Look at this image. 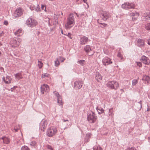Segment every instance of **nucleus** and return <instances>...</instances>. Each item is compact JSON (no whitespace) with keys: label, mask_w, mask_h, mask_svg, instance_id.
I'll use <instances>...</instances> for the list:
<instances>
[{"label":"nucleus","mask_w":150,"mask_h":150,"mask_svg":"<svg viewBox=\"0 0 150 150\" xmlns=\"http://www.w3.org/2000/svg\"><path fill=\"white\" fill-rule=\"evenodd\" d=\"M61 33L63 34H64V33H63V30H61Z\"/></svg>","instance_id":"nucleus-62"},{"label":"nucleus","mask_w":150,"mask_h":150,"mask_svg":"<svg viewBox=\"0 0 150 150\" xmlns=\"http://www.w3.org/2000/svg\"><path fill=\"white\" fill-rule=\"evenodd\" d=\"M145 29L147 30H150V23H148L145 25Z\"/></svg>","instance_id":"nucleus-35"},{"label":"nucleus","mask_w":150,"mask_h":150,"mask_svg":"<svg viewBox=\"0 0 150 150\" xmlns=\"http://www.w3.org/2000/svg\"><path fill=\"white\" fill-rule=\"evenodd\" d=\"M14 76L16 79L19 80L23 78V76L21 73H18L15 74Z\"/></svg>","instance_id":"nucleus-21"},{"label":"nucleus","mask_w":150,"mask_h":150,"mask_svg":"<svg viewBox=\"0 0 150 150\" xmlns=\"http://www.w3.org/2000/svg\"><path fill=\"white\" fill-rule=\"evenodd\" d=\"M38 65L39 68L40 69L43 67V64L41 61L38 60Z\"/></svg>","instance_id":"nucleus-31"},{"label":"nucleus","mask_w":150,"mask_h":150,"mask_svg":"<svg viewBox=\"0 0 150 150\" xmlns=\"http://www.w3.org/2000/svg\"><path fill=\"white\" fill-rule=\"evenodd\" d=\"M53 93L54 94V95L56 96L57 98H58L59 97H61L60 95H59V93L57 91H55L53 92Z\"/></svg>","instance_id":"nucleus-34"},{"label":"nucleus","mask_w":150,"mask_h":150,"mask_svg":"<svg viewBox=\"0 0 150 150\" xmlns=\"http://www.w3.org/2000/svg\"><path fill=\"white\" fill-rule=\"evenodd\" d=\"M20 127L19 125H16L13 128H12L11 130L15 132H17L19 129Z\"/></svg>","instance_id":"nucleus-26"},{"label":"nucleus","mask_w":150,"mask_h":150,"mask_svg":"<svg viewBox=\"0 0 150 150\" xmlns=\"http://www.w3.org/2000/svg\"><path fill=\"white\" fill-rule=\"evenodd\" d=\"M8 22L7 21H4V24L6 25H8Z\"/></svg>","instance_id":"nucleus-52"},{"label":"nucleus","mask_w":150,"mask_h":150,"mask_svg":"<svg viewBox=\"0 0 150 150\" xmlns=\"http://www.w3.org/2000/svg\"><path fill=\"white\" fill-rule=\"evenodd\" d=\"M148 97L150 99V92L149 93Z\"/></svg>","instance_id":"nucleus-60"},{"label":"nucleus","mask_w":150,"mask_h":150,"mask_svg":"<svg viewBox=\"0 0 150 150\" xmlns=\"http://www.w3.org/2000/svg\"><path fill=\"white\" fill-rule=\"evenodd\" d=\"M57 131V129L55 127L51 126L47 128L46 135L49 137H52L56 134Z\"/></svg>","instance_id":"nucleus-2"},{"label":"nucleus","mask_w":150,"mask_h":150,"mask_svg":"<svg viewBox=\"0 0 150 150\" xmlns=\"http://www.w3.org/2000/svg\"><path fill=\"white\" fill-rule=\"evenodd\" d=\"M88 40V38L87 37L85 36H83L80 39V44L81 45H84L87 43Z\"/></svg>","instance_id":"nucleus-17"},{"label":"nucleus","mask_w":150,"mask_h":150,"mask_svg":"<svg viewBox=\"0 0 150 150\" xmlns=\"http://www.w3.org/2000/svg\"><path fill=\"white\" fill-rule=\"evenodd\" d=\"M97 117L95 114L92 112H90L88 115L87 119L89 122L93 123L95 122L97 119Z\"/></svg>","instance_id":"nucleus-4"},{"label":"nucleus","mask_w":150,"mask_h":150,"mask_svg":"<svg viewBox=\"0 0 150 150\" xmlns=\"http://www.w3.org/2000/svg\"><path fill=\"white\" fill-rule=\"evenodd\" d=\"M85 61L83 60H81L79 61H78L77 62V63L81 65H83V62H84Z\"/></svg>","instance_id":"nucleus-39"},{"label":"nucleus","mask_w":150,"mask_h":150,"mask_svg":"<svg viewBox=\"0 0 150 150\" xmlns=\"http://www.w3.org/2000/svg\"><path fill=\"white\" fill-rule=\"evenodd\" d=\"M20 39L19 38L13 39L10 42V44L13 47H18L20 43Z\"/></svg>","instance_id":"nucleus-6"},{"label":"nucleus","mask_w":150,"mask_h":150,"mask_svg":"<svg viewBox=\"0 0 150 150\" xmlns=\"http://www.w3.org/2000/svg\"><path fill=\"white\" fill-rule=\"evenodd\" d=\"M63 121H64V122H66V121L68 122V121H68V120H63Z\"/></svg>","instance_id":"nucleus-61"},{"label":"nucleus","mask_w":150,"mask_h":150,"mask_svg":"<svg viewBox=\"0 0 150 150\" xmlns=\"http://www.w3.org/2000/svg\"><path fill=\"white\" fill-rule=\"evenodd\" d=\"M30 8L31 10H35V7L33 5H32L30 6Z\"/></svg>","instance_id":"nucleus-44"},{"label":"nucleus","mask_w":150,"mask_h":150,"mask_svg":"<svg viewBox=\"0 0 150 150\" xmlns=\"http://www.w3.org/2000/svg\"><path fill=\"white\" fill-rule=\"evenodd\" d=\"M0 140H2L4 144H8L10 143V140L8 137L4 136L0 138Z\"/></svg>","instance_id":"nucleus-16"},{"label":"nucleus","mask_w":150,"mask_h":150,"mask_svg":"<svg viewBox=\"0 0 150 150\" xmlns=\"http://www.w3.org/2000/svg\"><path fill=\"white\" fill-rule=\"evenodd\" d=\"M107 86L112 89L116 90L119 87L118 83L115 81H110L108 82L106 84Z\"/></svg>","instance_id":"nucleus-3"},{"label":"nucleus","mask_w":150,"mask_h":150,"mask_svg":"<svg viewBox=\"0 0 150 150\" xmlns=\"http://www.w3.org/2000/svg\"><path fill=\"white\" fill-rule=\"evenodd\" d=\"M75 21L74 16L73 14H71L67 18V22L65 24L66 29H70L74 25Z\"/></svg>","instance_id":"nucleus-1"},{"label":"nucleus","mask_w":150,"mask_h":150,"mask_svg":"<svg viewBox=\"0 0 150 150\" xmlns=\"http://www.w3.org/2000/svg\"><path fill=\"white\" fill-rule=\"evenodd\" d=\"M142 18L144 20H150V13H143Z\"/></svg>","instance_id":"nucleus-19"},{"label":"nucleus","mask_w":150,"mask_h":150,"mask_svg":"<svg viewBox=\"0 0 150 150\" xmlns=\"http://www.w3.org/2000/svg\"><path fill=\"white\" fill-rule=\"evenodd\" d=\"M132 19L134 20H136L137 19L136 18L132 17Z\"/></svg>","instance_id":"nucleus-58"},{"label":"nucleus","mask_w":150,"mask_h":150,"mask_svg":"<svg viewBox=\"0 0 150 150\" xmlns=\"http://www.w3.org/2000/svg\"><path fill=\"white\" fill-rule=\"evenodd\" d=\"M99 14L102 16L104 20H106L109 17V14L107 12L101 10L99 12Z\"/></svg>","instance_id":"nucleus-7"},{"label":"nucleus","mask_w":150,"mask_h":150,"mask_svg":"<svg viewBox=\"0 0 150 150\" xmlns=\"http://www.w3.org/2000/svg\"><path fill=\"white\" fill-rule=\"evenodd\" d=\"M99 23L100 24H101V25H102L103 27H106L107 26V24H105V23Z\"/></svg>","instance_id":"nucleus-53"},{"label":"nucleus","mask_w":150,"mask_h":150,"mask_svg":"<svg viewBox=\"0 0 150 150\" xmlns=\"http://www.w3.org/2000/svg\"><path fill=\"white\" fill-rule=\"evenodd\" d=\"M122 6H123V8L125 9H127L128 6V4H127V3L126 4H122Z\"/></svg>","instance_id":"nucleus-38"},{"label":"nucleus","mask_w":150,"mask_h":150,"mask_svg":"<svg viewBox=\"0 0 150 150\" xmlns=\"http://www.w3.org/2000/svg\"><path fill=\"white\" fill-rule=\"evenodd\" d=\"M148 45H150V38L148 40Z\"/></svg>","instance_id":"nucleus-56"},{"label":"nucleus","mask_w":150,"mask_h":150,"mask_svg":"<svg viewBox=\"0 0 150 150\" xmlns=\"http://www.w3.org/2000/svg\"><path fill=\"white\" fill-rule=\"evenodd\" d=\"M129 15L131 16H136L138 17L139 15V13L137 12L131 13L129 14Z\"/></svg>","instance_id":"nucleus-29"},{"label":"nucleus","mask_w":150,"mask_h":150,"mask_svg":"<svg viewBox=\"0 0 150 150\" xmlns=\"http://www.w3.org/2000/svg\"><path fill=\"white\" fill-rule=\"evenodd\" d=\"M102 62L105 66L108 65L112 63L111 59L108 57H104L102 60Z\"/></svg>","instance_id":"nucleus-9"},{"label":"nucleus","mask_w":150,"mask_h":150,"mask_svg":"<svg viewBox=\"0 0 150 150\" xmlns=\"http://www.w3.org/2000/svg\"><path fill=\"white\" fill-rule=\"evenodd\" d=\"M83 84V81L81 80L76 81L74 83V87L76 89H80Z\"/></svg>","instance_id":"nucleus-12"},{"label":"nucleus","mask_w":150,"mask_h":150,"mask_svg":"<svg viewBox=\"0 0 150 150\" xmlns=\"http://www.w3.org/2000/svg\"><path fill=\"white\" fill-rule=\"evenodd\" d=\"M138 103L140 105V107L139 108V109L140 110L142 108V101H140L138 102Z\"/></svg>","instance_id":"nucleus-47"},{"label":"nucleus","mask_w":150,"mask_h":150,"mask_svg":"<svg viewBox=\"0 0 150 150\" xmlns=\"http://www.w3.org/2000/svg\"><path fill=\"white\" fill-rule=\"evenodd\" d=\"M117 56L118 57H120L121 59L122 58H121V53H120V52L118 53L117 55Z\"/></svg>","instance_id":"nucleus-54"},{"label":"nucleus","mask_w":150,"mask_h":150,"mask_svg":"<svg viewBox=\"0 0 150 150\" xmlns=\"http://www.w3.org/2000/svg\"><path fill=\"white\" fill-rule=\"evenodd\" d=\"M95 78L97 81L100 82L102 79V76L99 73L96 72Z\"/></svg>","instance_id":"nucleus-20"},{"label":"nucleus","mask_w":150,"mask_h":150,"mask_svg":"<svg viewBox=\"0 0 150 150\" xmlns=\"http://www.w3.org/2000/svg\"><path fill=\"white\" fill-rule=\"evenodd\" d=\"M81 0L82 1H83L84 3H86L88 5V8L89 6H88V4L87 3V0Z\"/></svg>","instance_id":"nucleus-55"},{"label":"nucleus","mask_w":150,"mask_h":150,"mask_svg":"<svg viewBox=\"0 0 150 150\" xmlns=\"http://www.w3.org/2000/svg\"><path fill=\"white\" fill-rule=\"evenodd\" d=\"M2 80L6 84H9L11 83L12 81V78L11 76L7 75L5 77H3Z\"/></svg>","instance_id":"nucleus-10"},{"label":"nucleus","mask_w":150,"mask_h":150,"mask_svg":"<svg viewBox=\"0 0 150 150\" xmlns=\"http://www.w3.org/2000/svg\"><path fill=\"white\" fill-rule=\"evenodd\" d=\"M142 80L146 81L147 83H148L150 80V77L148 75H144Z\"/></svg>","instance_id":"nucleus-23"},{"label":"nucleus","mask_w":150,"mask_h":150,"mask_svg":"<svg viewBox=\"0 0 150 150\" xmlns=\"http://www.w3.org/2000/svg\"><path fill=\"white\" fill-rule=\"evenodd\" d=\"M17 86H13V88H11V92H13L14 91V89L16 88H17Z\"/></svg>","instance_id":"nucleus-48"},{"label":"nucleus","mask_w":150,"mask_h":150,"mask_svg":"<svg viewBox=\"0 0 150 150\" xmlns=\"http://www.w3.org/2000/svg\"><path fill=\"white\" fill-rule=\"evenodd\" d=\"M43 21L45 23H47L49 25L50 24V19L48 17H46L44 18Z\"/></svg>","instance_id":"nucleus-32"},{"label":"nucleus","mask_w":150,"mask_h":150,"mask_svg":"<svg viewBox=\"0 0 150 150\" xmlns=\"http://www.w3.org/2000/svg\"><path fill=\"white\" fill-rule=\"evenodd\" d=\"M23 34V31L21 29H19L15 33V35L18 36Z\"/></svg>","instance_id":"nucleus-24"},{"label":"nucleus","mask_w":150,"mask_h":150,"mask_svg":"<svg viewBox=\"0 0 150 150\" xmlns=\"http://www.w3.org/2000/svg\"><path fill=\"white\" fill-rule=\"evenodd\" d=\"M137 46L140 47H142L144 46V40L142 39L139 38L137 40Z\"/></svg>","instance_id":"nucleus-18"},{"label":"nucleus","mask_w":150,"mask_h":150,"mask_svg":"<svg viewBox=\"0 0 150 150\" xmlns=\"http://www.w3.org/2000/svg\"><path fill=\"white\" fill-rule=\"evenodd\" d=\"M94 150H102V148L100 146L94 147L93 148Z\"/></svg>","instance_id":"nucleus-36"},{"label":"nucleus","mask_w":150,"mask_h":150,"mask_svg":"<svg viewBox=\"0 0 150 150\" xmlns=\"http://www.w3.org/2000/svg\"><path fill=\"white\" fill-rule=\"evenodd\" d=\"M97 109L99 114L103 113L104 112V110L101 108L98 107L97 108Z\"/></svg>","instance_id":"nucleus-30"},{"label":"nucleus","mask_w":150,"mask_h":150,"mask_svg":"<svg viewBox=\"0 0 150 150\" xmlns=\"http://www.w3.org/2000/svg\"><path fill=\"white\" fill-rule=\"evenodd\" d=\"M91 50V48L89 45H87L84 47V50L87 52H88Z\"/></svg>","instance_id":"nucleus-28"},{"label":"nucleus","mask_w":150,"mask_h":150,"mask_svg":"<svg viewBox=\"0 0 150 150\" xmlns=\"http://www.w3.org/2000/svg\"><path fill=\"white\" fill-rule=\"evenodd\" d=\"M65 60V59L62 57L60 56L54 61V65L55 67H58L60 64V61L61 62H63Z\"/></svg>","instance_id":"nucleus-11"},{"label":"nucleus","mask_w":150,"mask_h":150,"mask_svg":"<svg viewBox=\"0 0 150 150\" xmlns=\"http://www.w3.org/2000/svg\"><path fill=\"white\" fill-rule=\"evenodd\" d=\"M21 150H30V149L27 146H24L22 147Z\"/></svg>","instance_id":"nucleus-33"},{"label":"nucleus","mask_w":150,"mask_h":150,"mask_svg":"<svg viewBox=\"0 0 150 150\" xmlns=\"http://www.w3.org/2000/svg\"><path fill=\"white\" fill-rule=\"evenodd\" d=\"M36 144V142L35 141H33L31 142L30 145L32 146H35Z\"/></svg>","instance_id":"nucleus-37"},{"label":"nucleus","mask_w":150,"mask_h":150,"mask_svg":"<svg viewBox=\"0 0 150 150\" xmlns=\"http://www.w3.org/2000/svg\"><path fill=\"white\" fill-rule=\"evenodd\" d=\"M41 8L42 10H44L45 11H46V7L45 6L43 5H42Z\"/></svg>","instance_id":"nucleus-46"},{"label":"nucleus","mask_w":150,"mask_h":150,"mask_svg":"<svg viewBox=\"0 0 150 150\" xmlns=\"http://www.w3.org/2000/svg\"><path fill=\"white\" fill-rule=\"evenodd\" d=\"M50 91L49 86L45 84H43L41 86V91L42 94L48 92Z\"/></svg>","instance_id":"nucleus-8"},{"label":"nucleus","mask_w":150,"mask_h":150,"mask_svg":"<svg viewBox=\"0 0 150 150\" xmlns=\"http://www.w3.org/2000/svg\"><path fill=\"white\" fill-rule=\"evenodd\" d=\"M47 148L49 150H53V149L52 147L49 145H48L47 146Z\"/></svg>","instance_id":"nucleus-45"},{"label":"nucleus","mask_w":150,"mask_h":150,"mask_svg":"<svg viewBox=\"0 0 150 150\" xmlns=\"http://www.w3.org/2000/svg\"><path fill=\"white\" fill-rule=\"evenodd\" d=\"M68 127H69V126H68L67 127H65L64 128V129H65L67 128Z\"/></svg>","instance_id":"nucleus-63"},{"label":"nucleus","mask_w":150,"mask_h":150,"mask_svg":"<svg viewBox=\"0 0 150 150\" xmlns=\"http://www.w3.org/2000/svg\"><path fill=\"white\" fill-rule=\"evenodd\" d=\"M4 34V33L3 32H2L1 33H0V36H2Z\"/></svg>","instance_id":"nucleus-57"},{"label":"nucleus","mask_w":150,"mask_h":150,"mask_svg":"<svg viewBox=\"0 0 150 150\" xmlns=\"http://www.w3.org/2000/svg\"><path fill=\"white\" fill-rule=\"evenodd\" d=\"M23 13V11L22 9L20 8H18L14 13V16L15 18L19 17Z\"/></svg>","instance_id":"nucleus-13"},{"label":"nucleus","mask_w":150,"mask_h":150,"mask_svg":"<svg viewBox=\"0 0 150 150\" xmlns=\"http://www.w3.org/2000/svg\"><path fill=\"white\" fill-rule=\"evenodd\" d=\"M64 35H67L69 38H70V39H72V36H71V34L70 33H68V34H64Z\"/></svg>","instance_id":"nucleus-42"},{"label":"nucleus","mask_w":150,"mask_h":150,"mask_svg":"<svg viewBox=\"0 0 150 150\" xmlns=\"http://www.w3.org/2000/svg\"><path fill=\"white\" fill-rule=\"evenodd\" d=\"M26 23L28 26L31 27L35 26L38 24V22L36 20L32 18H28L27 20Z\"/></svg>","instance_id":"nucleus-5"},{"label":"nucleus","mask_w":150,"mask_h":150,"mask_svg":"<svg viewBox=\"0 0 150 150\" xmlns=\"http://www.w3.org/2000/svg\"><path fill=\"white\" fill-rule=\"evenodd\" d=\"M126 150H136L135 148L134 147H129Z\"/></svg>","instance_id":"nucleus-43"},{"label":"nucleus","mask_w":150,"mask_h":150,"mask_svg":"<svg viewBox=\"0 0 150 150\" xmlns=\"http://www.w3.org/2000/svg\"><path fill=\"white\" fill-rule=\"evenodd\" d=\"M47 125V122L46 120L42 121L40 124V128L42 131H44Z\"/></svg>","instance_id":"nucleus-15"},{"label":"nucleus","mask_w":150,"mask_h":150,"mask_svg":"<svg viewBox=\"0 0 150 150\" xmlns=\"http://www.w3.org/2000/svg\"><path fill=\"white\" fill-rule=\"evenodd\" d=\"M76 15H77V16L79 17V16L77 14V13H76Z\"/></svg>","instance_id":"nucleus-64"},{"label":"nucleus","mask_w":150,"mask_h":150,"mask_svg":"<svg viewBox=\"0 0 150 150\" xmlns=\"http://www.w3.org/2000/svg\"><path fill=\"white\" fill-rule=\"evenodd\" d=\"M137 66L140 67H142V63L141 62H137Z\"/></svg>","instance_id":"nucleus-49"},{"label":"nucleus","mask_w":150,"mask_h":150,"mask_svg":"<svg viewBox=\"0 0 150 150\" xmlns=\"http://www.w3.org/2000/svg\"><path fill=\"white\" fill-rule=\"evenodd\" d=\"M113 110L112 108L110 109L109 110V115H112L113 114Z\"/></svg>","instance_id":"nucleus-41"},{"label":"nucleus","mask_w":150,"mask_h":150,"mask_svg":"<svg viewBox=\"0 0 150 150\" xmlns=\"http://www.w3.org/2000/svg\"><path fill=\"white\" fill-rule=\"evenodd\" d=\"M137 83V81L136 79H134L132 81V85L133 86H135Z\"/></svg>","instance_id":"nucleus-40"},{"label":"nucleus","mask_w":150,"mask_h":150,"mask_svg":"<svg viewBox=\"0 0 150 150\" xmlns=\"http://www.w3.org/2000/svg\"><path fill=\"white\" fill-rule=\"evenodd\" d=\"M41 77L42 79H47V78H50V75L47 73H44L42 74Z\"/></svg>","instance_id":"nucleus-25"},{"label":"nucleus","mask_w":150,"mask_h":150,"mask_svg":"<svg viewBox=\"0 0 150 150\" xmlns=\"http://www.w3.org/2000/svg\"><path fill=\"white\" fill-rule=\"evenodd\" d=\"M57 103L59 106H62L63 104V102L62 100V97H59L57 98Z\"/></svg>","instance_id":"nucleus-22"},{"label":"nucleus","mask_w":150,"mask_h":150,"mask_svg":"<svg viewBox=\"0 0 150 150\" xmlns=\"http://www.w3.org/2000/svg\"><path fill=\"white\" fill-rule=\"evenodd\" d=\"M35 9L37 11H40V8L38 7V5H37V6L35 8Z\"/></svg>","instance_id":"nucleus-51"},{"label":"nucleus","mask_w":150,"mask_h":150,"mask_svg":"<svg viewBox=\"0 0 150 150\" xmlns=\"http://www.w3.org/2000/svg\"><path fill=\"white\" fill-rule=\"evenodd\" d=\"M147 110L146 111H149L150 110V105H148L147 106Z\"/></svg>","instance_id":"nucleus-50"},{"label":"nucleus","mask_w":150,"mask_h":150,"mask_svg":"<svg viewBox=\"0 0 150 150\" xmlns=\"http://www.w3.org/2000/svg\"><path fill=\"white\" fill-rule=\"evenodd\" d=\"M127 4H128V5L127 9L134 8L135 6L134 5L133 3H127Z\"/></svg>","instance_id":"nucleus-27"},{"label":"nucleus","mask_w":150,"mask_h":150,"mask_svg":"<svg viewBox=\"0 0 150 150\" xmlns=\"http://www.w3.org/2000/svg\"><path fill=\"white\" fill-rule=\"evenodd\" d=\"M140 60L145 64H149L150 62L149 59L144 55H143L141 57Z\"/></svg>","instance_id":"nucleus-14"},{"label":"nucleus","mask_w":150,"mask_h":150,"mask_svg":"<svg viewBox=\"0 0 150 150\" xmlns=\"http://www.w3.org/2000/svg\"><path fill=\"white\" fill-rule=\"evenodd\" d=\"M148 142H150V137H149L148 138Z\"/></svg>","instance_id":"nucleus-59"}]
</instances>
